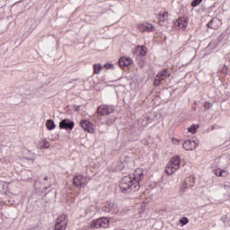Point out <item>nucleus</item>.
I'll use <instances>...</instances> for the list:
<instances>
[{"label": "nucleus", "instance_id": "nucleus-12", "mask_svg": "<svg viewBox=\"0 0 230 230\" xmlns=\"http://www.w3.org/2000/svg\"><path fill=\"white\" fill-rule=\"evenodd\" d=\"M179 168H181V165H175L168 163V164L165 166V173H167V175H173V173H175Z\"/></svg>", "mask_w": 230, "mask_h": 230}, {"label": "nucleus", "instance_id": "nucleus-14", "mask_svg": "<svg viewBox=\"0 0 230 230\" xmlns=\"http://www.w3.org/2000/svg\"><path fill=\"white\" fill-rule=\"evenodd\" d=\"M188 26V22L186 21V18L181 17L174 22V28H181L184 29Z\"/></svg>", "mask_w": 230, "mask_h": 230}, {"label": "nucleus", "instance_id": "nucleus-21", "mask_svg": "<svg viewBox=\"0 0 230 230\" xmlns=\"http://www.w3.org/2000/svg\"><path fill=\"white\" fill-rule=\"evenodd\" d=\"M46 127L48 130H53L57 126L55 125V121H53V119H48L46 122Z\"/></svg>", "mask_w": 230, "mask_h": 230}, {"label": "nucleus", "instance_id": "nucleus-32", "mask_svg": "<svg viewBox=\"0 0 230 230\" xmlns=\"http://www.w3.org/2000/svg\"><path fill=\"white\" fill-rule=\"evenodd\" d=\"M211 107H213V104H211V102H205L204 103V108L207 109L208 111H209V109H211Z\"/></svg>", "mask_w": 230, "mask_h": 230}, {"label": "nucleus", "instance_id": "nucleus-2", "mask_svg": "<svg viewBox=\"0 0 230 230\" xmlns=\"http://www.w3.org/2000/svg\"><path fill=\"white\" fill-rule=\"evenodd\" d=\"M109 224H111V221L107 217H100L93 219L90 224V227L91 229H100V227L107 229Z\"/></svg>", "mask_w": 230, "mask_h": 230}, {"label": "nucleus", "instance_id": "nucleus-5", "mask_svg": "<svg viewBox=\"0 0 230 230\" xmlns=\"http://www.w3.org/2000/svg\"><path fill=\"white\" fill-rule=\"evenodd\" d=\"M67 229V216L61 215L59 216L55 224V230H66Z\"/></svg>", "mask_w": 230, "mask_h": 230}, {"label": "nucleus", "instance_id": "nucleus-36", "mask_svg": "<svg viewBox=\"0 0 230 230\" xmlns=\"http://www.w3.org/2000/svg\"><path fill=\"white\" fill-rule=\"evenodd\" d=\"M75 111H76V112H80V106H76V107H75Z\"/></svg>", "mask_w": 230, "mask_h": 230}, {"label": "nucleus", "instance_id": "nucleus-22", "mask_svg": "<svg viewBox=\"0 0 230 230\" xmlns=\"http://www.w3.org/2000/svg\"><path fill=\"white\" fill-rule=\"evenodd\" d=\"M218 71L221 73V75H227L229 68L226 65H220L218 66Z\"/></svg>", "mask_w": 230, "mask_h": 230}, {"label": "nucleus", "instance_id": "nucleus-16", "mask_svg": "<svg viewBox=\"0 0 230 230\" xmlns=\"http://www.w3.org/2000/svg\"><path fill=\"white\" fill-rule=\"evenodd\" d=\"M214 173L217 177H227L229 175V172L222 169H215Z\"/></svg>", "mask_w": 230, "mask_h": 230}, {"label": "nucleus", "instance_id": "nucleus-23", "mask_svg": "<svg viewBox=\"0 0 230 230\" xmlns=\"http://www.w3.org/2000/svg\"><path fill=\"white\" fill-rule=\"evenodd\" d=\"M49 146H50L49 141H48V139H46V138H43L42 143L40 145V148L48 149V148H49Z\"/></svg>", "mask_w": 230, "mask_h": 230}, {"label": "nucleus", "instance_id": "nucleus-29", "mask_svg": "<svg viewBox=\"0 0 230 230\" xmlns=\"http://www.w3.org/2000/svg\"><path fill=\"white\" fill-rule=\"evenodd\" d=\"M43 181H46L47 182H49V187L44 188V190L46 191V190H48L49 188H51V183L49 182L51 181V178L45 176L43 178Z\"/></svg>", "mask_w": 230, "mask_h": 230}, {"label": "nucleus", "instance_id": "nucleus-24", "mask_svg": "<svg viewBox=\"0 0 230 230\" xmlns=\"http://www.w3.org/2000/svg\"><path fill=\"white\" fill-rule=\"evenodd\" d=\"M224 195H226V197H230V183H225L224 184Z\"/></svg>", "mask_w": 230, "mask_h": 230}, {"label": "nucleus", "instance_id": "nucleus-26", "mask_svg": "<svg viewBox=\"0 0 230 230\" xmlns=\"http://www.w3.org/2000/svg\"><path fill=\"white\" fill-rule=\"evenodd\" d=\"M116 121V118L113 117H110L107 119L106 120V125H108V127H111V125H113V123Z\"/></svg>", "mask_w": 230, "mask_h": 230}, {"label": "nucleus", "instance_id": "nucleus-15", "mask_svg": "<svg viewBox=\"0 0 230 230\" xmlns=\"http://www.w3.org/2000/svg\"><path fill=\"white\" fill-rule=\"evenodd\" d=\"M217 22H220V20L213 18L209 21V22L207 24L208 28H210L211 30H217L218 25Z\"/></svg>", "mask_w": 230, "mask_h": 230}, {"label": "nucleus", "instance_id": "nucleus-8", "mask_svg": "<svg viewBox=\"0 0 230 230\" xmlns=\"http://www.w3.org/2000/svg\"><path fill=\"white\" fill-rule=\"evenodd\" d=\"M137 29L142 32L146 31L147 33H150L151 31H155V26L148 22L138 24Z\"/></svg>", "mask_w": 230, "mask_h": 230}, {"label": "nucleus", "instance_id": "nucleus-17", "mask_svg": "<svg viewBox=\"0 0 230 230\" xmlns=\"http://www.w3.org/2000/svg\"><path fill=\"white\" fill-rule=\"evenodd\" d=\"M137 51L138 52V57H146V47L137 46Z\"/></svg>", "mask_w": 230, "mask_h": 230}, {"label": "nucleus", "instance_id": "nucleus-10", "mask_svg": "<svg viewBox=\"0 0 230 230\" xmlns=\"http://www.w3.org/2000/svg\"><path fill=\"white\" fill-rule=\"evenodd\" d=\"M80 126L85 132H89V134H93L94 128H93V123H91L89 120H82L80 122Z\"/></svg>", "mask_w": 230, "mask_h": 230}, {"label": "nucleus", "instance_id": "nucleus-25", "mask_svg": "<svg viewBox=\"0 0 230 230\" xmlns=\"http://www.w3.org/2000/svg\"><path fill=\"white\" fill-rule=\"evenodd\" d=\"M197 128H199V126L192 124L190 128H188V132H190V134H197Z\"/></svg>", "mask_w": 230, "mask_h": 230}, {"label": "nucleus", "instance_id": "nucleus-7", "mask_svg": "<svg viewBox=\"0 0 230 230\" xmlns=\"http://www.w3.org/2000/svg\"><path fill=\"white\" fill-rule=\"evenodd\" d=\"M59 128L63 129V130H73V128H75V121L69 119H62L59 122Z\"/></svg>", "mask_w": 230, "mask_h": 230}, {"label": "nucleus", "instance_id": "nucleus-38", "mask_svg": "<svg viewBox=\"0 0 230 230\" xmlns=\"http://www.w3.org/2000/svg\"><path fill=\"white\" fill-rule=\"evenodd\" d=\"M228 226H230V221H229V223H228Z\"/></svg>", "mask_w": 230, "mask_h": 230}, {"label": "nucleus", "instance_id": "nucleus-39", "mask_svg": "<svg viewBox=\"0 0 230 230\" xmlns=\"http://www.w3.org/2000/svg\"><path fill=\"white\" fill-rule=\"evenodd\" d=\"M167 76H170V74H168V75Z\"/></svg>", "mask_w": 230, "mask_h": 230}, {"label": "nucleus", "instance_id": "nucleus-1", "mask_svg": "<svg viewBox=\"0 0 230 230\" xmlns=\"http://www.w3.org/2000/svg\"><path fill=\"white\" fill-rule=\"evenodd\" d=\"M144 179L145 173H143V169H137L134 174H128L121 179L119 188L121 193H124L125 195L136 193V191H139V189L141 188L139 182Z\"/></svg>", "mask_w": 230, "mask_h": 230}, {"label": "nucleus", "instance_id": "nucleus-33", "mask_svg": "<svg viewBox=\"0 0 230 230\" xmlns=\"http://www.w3.org/2000/svg\"><path fill=\"white\" fill-rule=\"evenodd\" d=\"M123 168H125V164H123V163L119 162L118 166H117V170H123Z\"/></svg>", "mask_w": 230, "mask_h": 230}, {"label": "nucleus", "instance_id": "nucleus-28", "mask_svg": "<svg viewBox=\"0 0 230 230\" xmlns=\"http://www.w3.org/2000/svg\"><path fill=\"white\" fill-rule=\"evenodd\" d=\"M163 84V81L159 79L157 76H155L154 80V85H156V87H159V85Z\"/></svg>", "mask_w": 230, "mask_h": 230}, {"label": "nucleus", "instance_id": "nucleus-37", "mask_svg": "<svg viewBox=\"0 0 230 230\" xmlns=\"http://www.w3.org/2000/svg\"><path fill=\"white\" fill-rule=\"evenodd\" d=\"M42 184H43L44 186H46V184H48V182H42Z\"/></svg>", "mask_w": 230, "mask_h": 230}, {"label": "nucleus", "instance_id": "nucleus-18", "mask_svg": "<svg viewBox=\"0 0 230 230\" xmlns=\"http://www.w3.org/2000/svg\"><path fill=\"white\" fill-rule=\"evenodd\" d=\"M171 164H174V166H181V157L179 155L173 156L169 162Z\"/></svg>", "mask_w": 230, "mask_h": 230}, {"label": "nucleus", "instance_id": "nucleus-27", "mask_svg": "<svg viewBox=\"0 0 230 230\" xmlns=\"http://www.w3.org/2000/svg\"><path fill=\"white\" fill-rule=\"evenodd\" d=\"M200 3H202V0H193L190 4V6H192V8H195V7L199 6V4H200Z\"/></svg>", "mask_w": 230, "mask_h": 230}, {"label": "nucleus", "instance_id": "nucleus-20", "mask_svg": "<svg viewBox=\"0 0 230 230\" xmlns=\"http://www.w3.org/2000/svg\"><path fill=\"white\" fill-rule=\"evenodd\" d=\"M156 76L163 82L166 76H168V70L164 69L161 72H159Z\"/></svg>", "mask_w": 230, "mask_h": 230}, {"label": "nucleus", "instance_id": "nucleus-30", "mask_svg": "<svg viewBox=\"0 0 230 230\" xmlns=\"http://www.w3.org/2000/svg\"><path fill=\"white\" fill-rule=\"evenodd\" d=\"M190 222V219H188V217H183L181 218L180 220V224H181V226H186V224H188Z\"/></svg>", "mask_w": 230, "mask_h": 230}, {"label": "nucleus", "instance_id": "nucleus-11", "mask_svg": "<svg viewBox=\"0 0 230 230\" xmlns=\"http://www.w3.org/2000/svg\"><path fill=\"white\" fill-rule=\"evenodd\" d=\"M118 64L119 67H127L128 66H132V64H134V60L130 58L122 57L119 59Z\"/></svg>", "mask_w": 230, "mask_h": 230}, {"label": "nucleus", "instance_id": "nucleus-19", "mask_svg": "<svg viewBox=\"0 0 230 230\" xmlns=\"http://www.w3.org/2000/svg\"><path fill=\"white\" fill-rule=\"evenodd\" d=\"M102 69H103V66L102 64H94L93 65V75H100L102 73Z\"/></svg>", "mask_w": 230, "mask_h": 230}, {"label": "nucleus", "instance_id": "nucleus-6", "mask_svg": "<svg viewBox=\"0 0 230 230\" xmlns=\"http://www.w3.org/2000/svg\"><path fill=\"white\" fill-rule=\"evenodd\" d=\"M112 112H114V107L106 104L99 106L96 111L99 116H109V114H112Z\"/></svg>", "mask_w": 230, "mask_h": 230}, {"label": "nucleus", "instance_id": "nucleus-4", "mask_svg": "<svg viewBox=\"0 0 230 230\" xmlns=\"http://www.w3.org/2000/svg\"><path fill=\"white\" fill-rule=\"evenodd\" d=\"M102 211L104 213H110V215H114L119 211V208L118 207V203L108 201L103 205Z\"/></svg>", "mask_w": 230, "mask_h": 230}, {"label": "nucleus", "instance_id": "nucleus-35", "mask_svg": "<svg viewBox=\"0 0 230 230\" xmlns=\"http://www.w3.org/2000/svg\"><path fill=\"white\" fill-rule=\"evenodd\" d=\"M166 17H168V12H164L163 18L166 19Z\"/></svg>", "mask_w": 230, "mask_h": 230}, {"label": "nucleus", "instance_id": "nucleus-31", "mask_svg": "<svg viewBox=\"0 0 230 230\" xmlns=\"http://www.w3.org/2000/svg\"><path fill=\"white\" fill-rule=\"evenodd\" d=\"M105 69H114V64L112 63H106L104 65Z\"/></svg>", "mask_w": 230, "mask_h": 230}, {"label": "nucleus", "instance_id": "nucleus-3", "mask_svg": "<svg viewBox=\"0 0 230 230\" xmlns=\"http://www.w3.org/2000/svg\"><path fill=\"white\" fill-rule=\"evenodd\" d=\"M90 181L91 178L87 176L77 175L73 178V184L76 188H85Z\"/></svg>", "mask_w": 230, "mask_h": 230}, {"label": "nucleus", "instance_id": "nucleus-34", "mask_svg": "<svg viewBox=\"0 0 230 230\" xmlns=\"http://www.w3.org/2000/svg\"><path fill=\"white\" fill-rule=\"evenodd\" d=\"M226 37V34L222 33L219 38L218 40H224V38Z\"/></svg>", "mask_w": 230, "mask_h": 230}, {"label": "nucleus", "instance_id": "nucleus-9", "mask_svg": "<svg viewBox=\"0 0 230 230\" xmlns=\"http://www.w3.org/2000/svg\"><path fill=\"white\" fill-rule=\"evenodd\" d=\"M197 146H199V141L197 140H187L182 144V147L187 151L195 150Z\"/></svg>", "mask_w": 230, "mask_h": 230}, {"label": "nucleus", "instance_id": "nucleus-13", "mask_svg": "<svg viewBox=\"0 0 230 230\" xmlns=\"http://www.w3.org/2000/svg\"><path fill=\"white\" fill-rule=\"evenodd\" d=\"M190 182H191V178L185 180L181 184V186H180L181 193H186V190H188V188H193V183H190Z\"/></svg>", "mask_w": 230, "mask_h": 230}]
</instances>
